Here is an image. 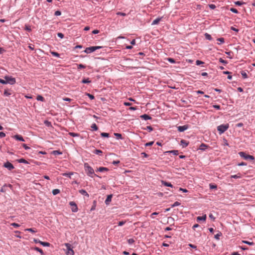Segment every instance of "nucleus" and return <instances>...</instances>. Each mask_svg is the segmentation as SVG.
Wrapping results in <instances>:
<instances>
[{"mask_svg":"<svg viewBox=\"0 0 255 255\" xmlns=\"http://www.w3.org/2000/svg\"><path fill=\"white\" fill-rule=\"evenodd\" d=\"M84 168L86 173L88 176L93 177V175H94V176H96L99 178H101L97 174H94V171L93 168L91 166H90L88 163H84Z\"/></svg>","mask_w":255,"mask_h":255,"instance_id":"obj_1","label":"nucleus"},{"mask_svg":"<svg viewBox=\"0 0 255 255\" xmlns=\"http://www.w3.org/2000/svg\"><path fill=\"white\" fill-rule=\"evenodd\" d=\"M229 124L221 125L217 127V129L220 134L224 133L229 128Z\"/></svg>","mask_w":255,"mask_h":255,"instance_id":"obj_2","label":"nucleus"},{"mask_svg":"<svg viewBox=\"0 0 255 255\" xmlns=\"http://www.w3.org/2000/svg\"><path fill=\"white\" fill-rule=\"evenodd\" d=\"M239 154L241 157H243L246 160H253L255 159L253 156L247 154L245 152L243 151L239 152Z\"/></svg>","mask_w":255,"mask_h":255,"instance_id":"obj_3","label":"nucleus"},{"mask_svg":"<svg viewBox=\"0 0 255 255\" xmlns=\"http://www.w3.org/2000/svg\"><path fill=\"white\" fill-rule=\"evenodd\" d=\"M4 78L6 80L7 84L14 85L16 83L15 79L11 76H5Z\"/></svg>","mask_w":255,"mask_h":255,"instance_id":"obj_4","label":"nucleus"},{"mask_svg":"<svg viewBox=\"0 0 255 255\" xmlns=\"http://www.w3.org/2000/svg\"><path fill=\"white\" fill-rule=\"evenodd\" d=\"M64 246L66 247L67 252L66 253L67 255H74V252L72 249V246L69 243H65Z\"/></svg>","mask_w":255,"mask_h":255,"instance_id":"obj_5","label":"nucleus"},{"mask_svg":"<svg viewBox=\"0 0 255 255\" xmlns=\"http://www.w3.org/2000/svg\"><path fill=\"white\" fill-rule=\"evenodd\" d=\"M69 205L72 207L71 210L73 212H77L78 211V209L77 206L74 202H73V201L70 202Z\"/></svg>","mask_w":255,"mask_h":255,"instance_id":"obj_6","label":"nucleus"},{"mask_svg":"<svg viewBox=\"0 0 255 255\" xmlns=\"http://www.w3.org/2000/svg\"><path fill=\"white\" fill-rule=\"evenodd\" d=\"M3 166L7 168L9 170H11L14 168L13 165L8 161H7L6 162L4 163Z\"/></svg>","mask_w":255,"mask_h":255,"instance_id":"obj_7","label":"nucleus"},{"mask_svg":"<svg viewBox=\"0 0 255 255\" xmlns=\"http://www.w3.org/2000/svg\"><path fill=\"white\" fill-rule=\"evenodd\" d=\"M189 128V126L187 125H184L183 126H179L177 127L178 130L179 132H183L185 130Z\"/></svg>","mask_w":255,"mask_h":255,"instance_id":"obj_8","label":"nucleus"},{"mask_svg":"<svg viewBox=\"0 0 255 255\" xmlns=\"http://www.w3.org/2000/svg\"><path fill=\"white\" fill-rule=\"evenodd\" d=\"M95 51V48H94V46H91L87 47L84 50V52L86 53H91Z\"/></svg>","mask_w":255,"mask_h":255,"instance_id":"obj_9","label":"nucleus"},{"mask_svg":"<svg viewBox=\"0 0 255 255\" xmlns=\"http://www.w3.org/2000/svg\"><path fill=\"white\" fill-rule=\"evenodd\" d=\"M112 197H113V195L112 194H110V195H109L107 196V198H106V200L105 201V204L107 205H109L110 203L111 202Z\"/></svg>","mask_w":255,"mask_h":255,"instance_id":"obj_10","label":"nucleus"},{"mask_svg":"<svg viewBox=\"0 0 255 255\" xmlns=\"http://www.w3.org/2000/svg\"><path fill=\"white\" fill-rule=\"evenodd\" d=\"M11 90L10 89H5L3 93V95L5 97H8L11 95V93L10 92Z\"/></svg>","mask_w":255,"mask_h":255,"instance_id":"obj_11","label":"nucleus"},{"mask_svg":"<svg viewBox=\"0 0 255 255\" xmlns=\"http://www.w3.org/2000/svg\"><path fill=\"white\" fill-rule=\"evenodd\" d=\"M13 138L19 141H24V139H23V137L19 134H16L14 135Z\"/></svg>","mask_w":255,"mask_h":255,"instance_id":"obj_12","label":"nucleus"},{"mask_svg":"<svg viewBox=\"0 0 255 255\" xmlns=\"http://www.w3.org/2000/svg\"><path fill=\"white\" fill-rule=\"evenodd\" d=\"M140 118L144 120H151L152 119L151 117L146 114H143L142 115H141L140 116Z\"/></svg>","mask_w":255,"mask_h":255,"instance_id":"obj_13","label":"nucleus"},{"mask_svg":"<svg viewBox=\"0 0 255 255\" xmlns=\"http://www.w3.org/2000/svg\"><path fill=\"white\" fill-rule=\"evenodd\" d=\"M161 182L162 184L164 185L165 186L170 187H173L172 184H171V183L170 182H166L164 180H161Z\"/></svg>","mask_w":255,"mask_h":255,"instance_id":"obj_14","label":"nucleus"},{"mask_svg":"<svg viewBox=\"0 0 255 255\" xmlns=\"http://www.w3.org/2000/svg\"><path fill=\"white\" fill-rule=\"evenodd\" d=\"M206 218H207L206 215H205V214L203 216H198L197 218V221L198 222L200 221H205L206 220Z\"/></svg>","mask_w":255,"mask_h":255,"instance_id":"obj_15","label":"nucleus"},{"mask_svg":"<svg viewBox=\"0 0 255 255\" xmlns=\"http://www.w3.org/2000/svg\"><path fill=\"white\" fill-rule=\"evenodd\" d=\"M163 17H158L157 18H156L155 19H154L151 24L152 25H155V24H157L159 21L161 20V19Z\"/></svg>","mask_w":255,"mask_h":255,"instance_id":"obj_16","label":"nucleus"},{"mask_svg":"<svg viewBox=\"0 0 255 255\" xmlns=\"http://www.w3.org/2000/svg\"><path fill=\"white\" fill-rule=\"evenodd\" d=\"M181 144L182 145L183 147H186L188 145L189 142H187L186 140L184 139H182L180 141Z\"/></svg>","mask_w":255,"mask_h":255,"instance_id":"obj_17","label":"nucleus"},{"mask_svg":"<svg viewBox=\"0 0 255 255\" xmlns=\"http://www.w3.org/2000/svg\"><path fill=\"white\" fill-rule=\"evenodd\" d=\"M109 169L107 167H100L99 168H98L97 171L100 172H104V171H108Z\"/></svg>","mask_w":255,"mask_h":255,"instance_id":"obj_18","label":"nucleus"},{"mask_svg":"<svg viewBox=\"0 0 255 255\" xmlns=\"http://www.w3.org/2000/svg\"><path fill=\"white\" fill-rule=\"evenodd\" d=\"M79 192L81 194L84 195L88 197L89 196V195L88 194V193L86 191V190H85L84 189H81L79 191Z\"/></svg>","mask_w":255,"mask_h":255,"instance_id":"obj_19","label":"nucleus"},{"mask_svg":"<svg viewBox=\"0 0 255 255\" xmlns=\"http://www.w3.org/2000/svg\"><path fill=\"white\" fill-rule=\"evenodd\" d=\"M18 163H22L24 164H28V162L24 158H20L17 160Z\"/></svg>","mask_w":255,"mask_h":255,"instance_id":"obj_20","label":"nucleus"},{"mask_svg":"<svg viewBox=\"0 0 255 255\" xmlns=\"http://www.w3.org/2000/svg\"><path fill=\"white\" fill-rule=\"evenodd\" d=\"M73 174V172H69V173H64L62 174V175L63 176L71 178V176Z\"/></svg>","mask_w":255,"mask_h":255,"instance_id":"obj_21","label":"nucleus"},{"mask_svg":"<svg viewBox=\"0 0 255 255\" xmlns=\"http://www.w3.org/2000/svg\"><path fill=\"white\" fill-rule=\"evenodd\" d=\"M34 250L36 251H37V252H38L39 253H40V254L41 255H44V252H43V251L41 249H40V248H39L38 247H35L34 248Z\"/></svg>","mask_w":255,"mask_h":255,"instance_id":"obj_22","label":"nucleus"},{"mask_svg":"<svg viewBox=\"0 0 255 255\" xmlns=\"http://www.w3.org/2000/svg\"><path fill=\"white\" fill-rule=\"evenodd\" d=\"M52 154L54 155H60L62 154V153L60 150H53L52 152Z\"/></svg>","mask_w":255,"mask_h":255,"instance_id":"obj_23","label":"nucleus"},{"mask_svg":"<svg viewBox=\"0 0 255 255\" xmlns=\"http://www.w3.org/2000/svg\"><path fill=\"white\" fill-rule=\"evenodd\" d=\"M222 235V234L221 232H218V233L215 235V237L214 238L216 239V240H219L220 239V237Z\"/></svg>","mask_w":255,"mask_h":255,"instance_id":"obj_24","label":"nucleus"},{"mask_svg":"<svg viewBox=\"0 0 255 255\" xmlns=\"http://www.w3.org/2000/svg\"><path fill=\"white\" fill-rule=\"evenodd\" d=\"M208 146L204 143H202L200 146L199 149L201 150H204L206 148H207Z\"/></svg>","mask_w":255,"mask_h":255,"instance_id":"obj_25","label":"nucleus"},{"mask_svg":"<svg viewBox=\"0 0 255 255\" xmlns=\"http://www.w3.org/2000/svg\"><path fill=\"white\" fill-rule=\"evenodd\" d=\"M231 178L235 179L240 178H241V175L240 173H238L237 175H231Z\"/></svg>","mask_w":255,"mask_h":255,"instance_id":"obj_26","label":"nucleus"},{"mask_svg":"<svg viewBox=\"0 0 255 255\" xmlns=\"http://www.w3.org/2000/svg\"><path fill=\"white\" fill-rule=\"evenodd\" d=\"M40 245H41L42 246H44V247H50V244L48 243V242H42L40 243Z\"/></svg>","mask_w":255,"mask_h":255,"instance_id":"obj_27","label":"nucleus"},{"mask_svg":"<svg viewBox=\"0 0 255 255\" xmlns=\"http://www.w3.org/2000/svg\"><path fill=\"white\" fill-rule=\"evenodd\" d=\"M205 37L206 39H208L209 40H211L212 39V36H211V35L207 33H206L205 34Z\"/></svg>","mask_w":255,"mask_h":255,"instance_id":"obj_28","label":"nucleus"},{"mask_svg":"<svg viewBox=\"0 0 255 255\" xmlns=\"http://www.w3.org/2000/svg\"><path fill=\"white\" fill-rule=\"evenodd\" d=\"M91 127L94 130L96 131L98 129V128L95 123L93 124Z\"/></svg>","mask_w":255,"mask_h":255,"instance_id":"obj_29","label":"nucleus"},{"mask_svg":"<svg viewBox=\"0 0 255 255\" xmlns=\"http://www.w3.org/2000/svg\"><path fill=\"white\" fill-rule=\"evenodd\" d=\"M36 100L42 102L44 101V98L41 95H38L36 97Z\"/></svg>","mask_w":255,"mask_h":255,"instance_id":"obj_30","label":"nucleus"},{"mask_svg":"<svg viewBox=\"0 0 255 255\" xmlns=\"http://www.w3.org/2000/svg\"><path fill=\"white\" fill-rule=\"evenodd\" d=\"M82 83L84 84H89L91 83V81L89 80V78L84 79L82 80Z\"/></svg>","mask_w":255,"mask_h":255,"instance_id":"obj_31","label":"nucleus"},{"mask_svg":"<svg viewBox=\"0 0 255 255\" xmlns=\"http://www.w3.org/2000/svg\"><path fill=\"white\" fill-rule=\"evenodd\" d=\"M166 152L172 153L174 155H178L179 153L178 150H171V151H167Z\"/></svg>","mask_w":255,"mask_h":255,"instance_id":"obj_32","label":"nucleus"},{"mask_svg":"<svg viewBox=\"0 0 255 255\" xmlns=\"http://www.w3.org/2000/svg\"><path fill=\"white\" fill-rule=\"evenodd\" d=\"M60 193V190L58 189H55L52 190V194L54 195H56Z\"/></svg>","mask_w":255,"mask_h":255,"instance_id":"obj_33","label":"nucleus"},{"mask_svg":"<svg viewBox=\"0 0 255 255\" xmlns=\"http://www.w3.org/2000/svg\"><path fill=\"white\" fill-rule=\"evenodd\" d=\"M241 74L244 79L247 78L248 77L247 73L244 71L241 72Z\"/></svg>","mask_w":255,"mask_h":255,"instance_id":"obj_34","label":"nucleus"},{"mask_svg":"<svg viewBox=\"0 0 255 255\" xmlns=\"http://www.w3.org/2000/svg\"><path fill=\"white\" fill-rule=\"evenodd\" d=\"M25 231H28V232H31L32 233H35L36 232V230H34L32 228H27V229H26L25 230Z\"/></svg>","mask_w":255,"mask_h":255,"instance_id":"obj_35","label":"nucleus"},{"mask_svg":"<svg viewBox=\"0 0 255 255\" xmlns=\"http://www.w3.org/2000/svg\"><path fill=\"white\" fill-rule=\"evenodd\" d=\"M51 54L54 56H55L57 57H60V54L59 53H58L57 52H56L54 51H51Z\"/></svg>","mask_w":255,"mask_h":255,"instance_id":"obj_36","label":"nucleus"},{"mask_svg":"<svg viewBox=\"0 0 255 255\" xmlns=\"http://www.w3.org/2000/svg\"><path fill=\"white\" fill-rule=\"evenodd\" d=\"M235 4L237 5L241 6L245 3V2L241 1H237L235 2Z\"/></svg>","mask_w":255,"mask_h":255,"instance_id":"obj_37","label":"nucleus"},{"mask_svg":"<svg viewBox=\"0 0 255 255\" xmlns=\"http://www.w3.org/2000/svg\"><path fill=\"white\" fill-rule=\"evenodd\" d=\"M101 136L104 137H109V134L108 133H106V132H102L101 133Z\"/></svg>","mask_w":255,"mask_h":255,"instance_id":"obj_38","label":"nucleus"},{"mask_svg":"<svg viewBox=\"0 0 255 255\" xmlns=\"http://www.w3.org/2000/svg\"><path fill=\"white\" fill-rule=\"evenodd\" d=\"M114 135L115 136L117 137L118 139H122V135L121 133H114Z\"/></svg>","mask_w":255,"mask_h":255,"instance_id":"obj_39","label":"nucleus"},{"mask_svg":"<svg viewBox=\"0 0 255 255\" xmlns=\"http://www.w3.org/2000/svg\"><path fill=\"white\" fill-rule=\"evenodd\" d=\"M69 134L71 136H73V137H76V136H79V133H75V132H69Z\"/></svg>","mask_w":255,"mask_h":255,"instance_id":"obj_40","label":"nucleus"},{"mask_svg":"<svg viewBox=\"0 0 255 255\" xmlns=\"http://www.w3.org/2000/svg\"><path fill=\"white\" fill-rule=\"evenodd\" d=\"M180 205V202H179L178 201H176L171 205V207L173 208V207H174L176 206H179Z\"/></svg>","mask_w":255,"mask_h":255,"instance_id":"obj_41","label":"nucleus"},{"mask_svg":"<svg viewBox=\"0 0 255 255\" xmlns=\"http://www.w3.org/2000/svg\"><path fill=\"white\" fill-rule=\"evenodd\" d=\"M25 30L30 32L31 31V26H29L28 25H25Z\"/></svg>","mask_w":255,"mask_h":255,"instance_id":"obj_42","label":"nucleus"},{"mask_svg":"<svg viewBox=\"0 0 255 255\" xmlns=\"http://www.w3.org/2000/svg\"><path fill=\"white\" fill-rule=\"evenodd\" d=\"M135 242L134 240L133 239H129L128 240V242L129 244L131 245L134 243Z\"/></svg>","mask_w":255,"mask_h":255,"instance_id":"obj_43","label":"nucleus"},{"mask_svg":"<svg viewBox=\"0 0 255 255\" xmlns=\"http://www.w3.org/2000/svg\"><path fill=\"white\" fill-rule=\"evenodd\" d=\"M167 61H169V62L171 63H175V60L173 58H167Z\"/></svg>","mask_w":255,"mask_h":255,"instance_id":"obj_44","label":"nucleus"},{"mask_svg":"<svg viewBox=\"0 0 255 255\" xmlns=\"http://www.w3.org/2000/svg\"><path fill=\"white\" fill-rule=\"evenodd\" d=\"M227 55H228V57L230 59H232V56H231V54H232V52L231 51H229V52H226L225 53Z\"/></svg>","mask_w":255,"mask_h":255,"instance_id":"obj_45","label":"nucleus"},{"mask_svg":"<svg viewBox=\"0 0 255 255\" xmlns=\"http://www.w3.org/2000/svg\"><path fill=\"white\" fill-rule=\"evenodd\" d=\"M230 11H231L232 12H234V13H238V11L237 9L235 8H230Z\"/></svg>","mask_w":255,"mask_h":255,"instance_id":"obj_46","label":"nucleus"},{"mask_svg":"<svg viewBox=\"0 0 255 255\" xmlns=\"http://www.w3.org/2000/svg\"><path fill=\"white\" fill-rule=\"evenodd\" d=\"M219 62H221V63H222L224 64H227V63H228V62H227V61L223 60V59L222 58H220L219 59Z\"/></svg>","mask_w":255,"mask_h":255,"instance_id":"obj_47","label":"nucleus"},{"mask_svg":"<svg viewBox=\"0 0 255 255\" xmlns=\"http://www.w3.org/2000/svg\"><path fill=\"white\" fill-rule=\"evenodd\" d=\"M243 242L245 244H248V245H254V243L253 242H249V241H243Z\"/></svg>","mask_w":255,"mask_h":255,"instance_id":"obj_48","label":"nucleus"},{"mask_svg":"<svg viewBox=\"0 0 255 255\" xmlns=\"http://www.w3.org/2000/svg\"><path fill=\"white\" fill-rule=\"evenodd\" d=\"M103 152L102 150H99V149H96L94 151V153L96 154H100L101 153H102Z\"/></svg>","mask_w":255,"mask_h":255,"instance_id":"obj_49","label":"nucleus"},{"mask_svg":"<svg viewBox=\"0 0 255 255\" xmlns=\"http://www.w3.org/2000/svg\"><path fill=\"white\" fill-rule=\"evenodd\" d=\"M209 186L210 189H216L217 187V185L215 184H210Z\"/></svg>","mask_w":255,"mask_h":255,"instance_id":"obj_50","label":"nucleus"},{"mask_svg":"<svg viewBox=\"0 0 255 255\" xmlns=\"http://www.w3.org/2000/svg\"><path fill=\"white\" fill-rule=\"evenodd\" d=\"M196 64L197 65H200L201 64H204V62L202 61H200V60H197L196 61Z\"/></svg>","mask_w":255,"mask_h":255,"instance_id":"obj_51","label":"nucleus"},{"mask_svg":"<svg viewBox=\"0 0 255 255\" xmlns=\"http://www.w3.org/2000/svg\"><path fill=\"white\" fill-rule=\"evenodd\" d=\"M88 97L89 98L91 99V100H93L95 98V97L93 95H91L90 94H89V93H87L86 94Z\"/></svg>","mask_w":255,"mask_h":255,"instance_id":"obj_52","label":"nucleus"},{"mask_svg":"<svg viewBox=\"0 0 255 255\" xmlns=\"http://www.w3.org/2000/svg\"><path fill=\"white\" fill-rule=\"evenodd\" d=\"M61 14V11H59V10H57V11H56L55 12V13H54V15H55V16H59V15H60Z\"/></svg>","mask_w":255,"mask_h":255,"instance_id":"obj_53","label":"nucleus"},{"mask_svg":"<svg viewBox=\"0 0 255 255\" xmlns=\"http://www.w3.org/2000/svg\"><path fill=\"white\" fill-rule=\"evenodd\" d=\"M153 143H154L153 141H150L149 142H147L145 144V146H151L153 144Z\"/></svg>","mask_w":255,"mask_h":255,"instance_id":"obj_54","label":"nucleus"},{"mask_svg":"<svg viewBox=\"0 0 255 255\" xmlns=\"http://www.w3.org/2000/svg\"><path fill=\"white\" fill-rule=\"evenodd\" d=\"M11 226H13L15 228H18L20 226V225L17 223H13L11 224Z\"/></svg>","mask_w":255,"mask_h":255,"instance_id":"obj_55","label":"nucleus"},{"mask_svg":"<svg viewBox=\"0 0 255 255\" xmlns=\"http://www.w3.org/2000/svg\"><path fill=\"white\" fill-rule=\"evenodd\" d=\"M209 7L211 9H214L216 8V5L214 4H209Z\"/></svg>","mask_w":255,"mask_h":255,"instance_id":"obj_56","label":"nucleus"},{"mask_svg":"<svg viewBox=\"0 0 255 255\" xmlns=\"http://www.w3.org/2000/svg\"><path fill=\"white\" fill-rule=\"evenodd\" d=\"M217 40L220 41L221 43H224L225 42L224 38H219L217 39Z\"/></svg>","mask_w":255,"mask_h":255,"instance_id":"obj_57","label":"nucleus"},{"mask_svg":"<svg viewBox=\"0 0 255 255\" xmlns=\"http://www.w3.org/2000/svg\"><path fill=\"white\" fill-rule=\"evenodd\" d=\"M126 223V221H122L118 223V225L119 226H122L124 225Z\"/></svg>","mask_w":255,"mask_h":255,"instance_id":"obj_58","label":"nucleus"},{"mask_svg":"<svg viewBox=\"0 0 255 255\" xmlns=\"http://www.w3.org/2000/svg\"><path fill=\"white\" fill-rule=\"evenodd\" d=\"M86 66L82 64H80L78 65V69L85 68Z\"/></svg>","mask_w":255,"mask_h":255,"instance_id":"obj_59","label":"nucleus"},{"mask_svg":"<svg viewBox=\"0 0 255 255\" xmlns=\"http://www.w3.org/2000/svg\"><path fill=\"white\" fill-rule=\"evenodd\" d=\"M0 83L2 84H7L6 80L1 79V78H0Z\"/></svg>","mask_w":255,"mask_h":255,"instance_id":"obj_60","label":"nucleus"},{"mask_svg":"<svg viewBox=\"0 0 255 255\" xmlns=\"http://www.w3.org/2000/svg\"><path fill=\"white\" fill-rule=\"evenodd\" d=\"M57 36L60 38H63L64 36L63 33L60 32L57 33Z\"/></svg>","mask_w":255,"mask_h":255,"instance_id":"obj_61","label":"nucleus"},{"mask_svg":"<svg viewBox=\"0 0 255 255\" xmlns=\"http://www.w3.org/2000/svg\"><path fill=\"white\" fill-rule=\"evenodd\" d=\"M44 124L48 127L51 126V123L48 121H45Z\"/></svg>","mask_w":255,"mask_h":255,"instance_id":"obj_62","label":"nucleus"},{"mask_svg":"<svg viewBox=\"0 0 255 255\" xmlns=\"http://www.w3.org/2000/svg\"><path fill=\"white\" fill-rule=\"evenodd\" d=\"M5 136V133L3 132H0V138Z\"/></svg>","mask_w":255,"mask_h":255,"instance_id":"obj_63","label":"nucleus"},{"mask_svg":"<svg viewBox=\"0 0 255 255\" xmlns=\"http://www.w3.org/2000/svg\"><path fill=\"white\" fill-rule=\"evenodd\" d=\"M213 107L215 109H217V110H220L221 109V107L220 105H213Z\"/></svg>","mask_w":255,"mask_h":255,"instance_id":"obj_64","label":"nucleus"}]
</instances>
